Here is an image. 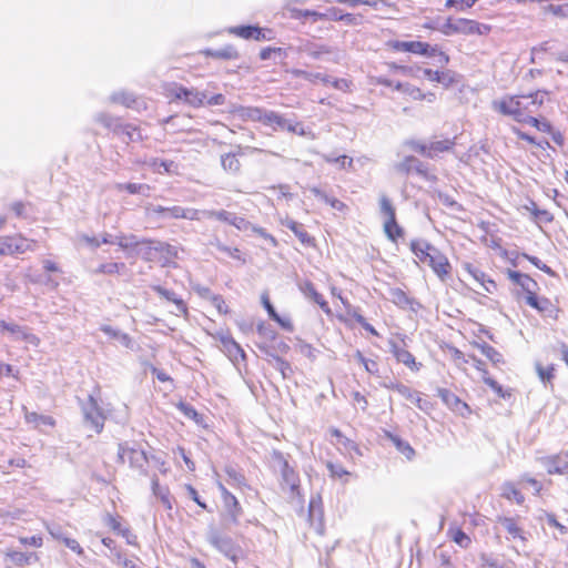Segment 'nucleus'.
<instances>
[{
  "instance_id": "f257e3e1",
  "label": "nucleus",
  "mask_w": 568,
  "mask_h": 568,
  "mask_svg": "<svg viewBox=\"0 0 568 568\" xmlns=\"http://www.w3.org/2000/svg\"><path fill=\"white\" fill-rule=\"evenodd\" d=\"M550 100V92L547 90H536L528 94H507L493 101V109L497 113L511 118L518 123L529 124L536 130L550 134L552 140L562 144L564 138L560 132L554 130L551 123L546 118H538V113L545 102Z\"/></svg>"
},
{
  "instance_id": "f03ea898",
  "label": "nucleus",
  "mask_w": 568,
  "mask_h": 568,
  "mask_svg": "<svg viewBox=\"0 0 568 568\" xmlns=\"http://www.w3.org/2000/svg\"><path fill=\"white\" fill-rule=\"evenodd\" d=\"M409 248L422 264L430 267L439 281L446 282L450 278L453 266L439 248L425 240H412Z\"/></svg>"
},
{
  "instance_id": "7ed1b4c3",
  "label": "nucleus",
  "mask_w": 568,
  "mask_h": 568,
  "mask_svg": "<svg viewBox=\"0 0 568 568\" xmlns=\"http://www.w3.org/2000/svg\"><path fill=\"white\" fill-rule=\"evenodd\" d=\"M387 45L395 52H409L423 57H437L442 65H447L450 61L449 55L442 51L438 45H430L423 41H388Z\"/></svg>"
},
{
  "instance_id": "20e7f679",
  "label": "nucleus",
  "mask_w": 568,
  "mask_h": 568,
  "mask_svg": "<svg viewBox=\"0 0 568 568\" xmlns=\"http://www.w3.org/2000/svg\"><path fill=\"white\" fill-rule=\"evenodd\" d=\"M36 247L37 241L21 233L0 235V256L21 255L34 251Z\"/></svg>"
},
{
  "instance_id": "39448f33",
  "label": "nucleus",
  "mask_w": 568,
  "mask_h": 568,
  "mask_svg": "<svg viewBox=\"0 0 568 568\" xmlns=\"http://www.w3.org/2000/svg\"><path fill=\"white\" fill-rule=\"evenodd\" d=\"M491 30V27L488 24H481L474 20L469 19H452L448 18L446 22L442 26L440 32L446 36L454 33H464V34H487Z\"/></svg>"
},
{
  "instance_id": "423d86ee",
  "label": "nucleus",
  "mask_w": 568,
  "mask_h": 568,
  "mask_svg": "<svg viewBox=\"0 0 568 568\" xmlns=\"http://www.w3.org/2000/svg\"><path fill=\"white\" fill-rule=\"evenodd\" d=\"M135 245H140V254L144 261L159 262L162 257L168 255H176L174 247L165 242L154 240H142L136 242Z\"/></svg>"
},
{
  "instance_id": "0eeeda50",
  "label": "nucleus",
  "mask_w": 568,
  "mask_h": 568,
  "mask_svg": "<svg viewBox=\"0 0 568 568\" xmlns=\"http://www.w3.org/2000/svg\"><path fill=\"white\" fill-rule=\"evenodd\" d=\"M456 145V138H445L443 140L433 141L430 143H423L418 141H412L409 146L423 156L433 159L442 153H448L454 150Z\"/></svg>"
},
{
  "instance_id": "6e6552de",
  "label": "nucleus",
  "mask_w": 568,
  "mask_h": 568,
  "mask_svg": "<svg viewBox=\"0 0 568 568\" xmlns=\"http://www.w3.org/2000/svg\"><path fill=\"white\" fill-rule=\"evenodd\" d=\"M166 98L170 101L182 100L193 108H201L205 104V93L196 89H187L183 85L173 84L166 89Z\"/></svg>"
},
{
  "instance_id": "1a4fd4ad",
  "label": "nucleus",
  "mask_w": 568,
  "mask_h": 568,
  "mask_svg": "<svg viewBox=\"0 0 568 568\" xmlns=\"http://www.w3.org/2000/svg\"><path fill=\"white\" fill-rule=\"evenodd\" d=\"M118 460L121 464L128 463L132 468L143 469L149 459L144 449L121 443L118 446Z\"/></svg>"
},
{
  "instance_id": "9d476101",
  "label": "nucleus",
  "mask_w": 568,
  "mask_h": 568,
  "mask_svg": "<svg viewBox=\"0 0 568 568\" xmlns=\"http://www.w3.org/2000/svg\"><path fill=\"white\" fill-rule=\"evenodd\" d=\"M220 493L223 504L221 519L226 523L237 524L240 517L243 515V508L239 499L223 486L220 487Z\"/></svg>"
},
{
  "instance_id": "9b49d317",
  "label": "nucleus",
  "mask_w": 568,
  "mask_h": 568,
  "mask_svg": "<svg viewBox=\"0 0 568 568\" xmlns=\"http://www.w3.org/2000/svg\"><path fill=\"white\" fill-rule=\"evenodd\" d=\"M227 33L244 40L271 41L275 38L272 29L258 26H235L227 29Z\"/></svg>"
},
{
  "instance_id": "f8f14e48",
  "label": "nucleus",
  "mask_w": 568,
  "mask_h": 568,
  "mask_svg": "<svg viewBox=\"0 0 568 568\" xmlns=\"http://www.w3.org/2000/svg\"><path fill=\"white\" fill-rule=\"evenodd\" d=\"M527 305L536 310L541 317L549 318L551 321H558L560 314V307L558 301H551L545 296H530Z\"/></svg>"
},
{
  "instance_id": "ddd939ff",
  "label": "nucleus",
  "mask_w": 568,
  "mask_h": 568,
  "mask_svg": "<svg viewBox=\"0 0 568 568\" xmlns=\"http://www.w3.org/2000/svg\"><path fill=\"white\" fill-rule=\"evenodd\" d=\"M508 278L520 288L519 294L524 295L526 304L530 296H536L539 290L538 283L528 274H524L517 271L508 270Z\"/></svg>"
},
{
  "instance_id": "4468645a",
  "label": "nucleus",
  "mask_w": 568,
  "mask_h": 568,
  "mask_svg": "<svg viewBox=\"0 0 568 568\" xmlns=\"http://www.w3.org/2000/svg\"><path fill=\"white\" fill-rule=\"evenodd\" d=\"M437 395L442 402L454 413L466 416L470 414V407L466 402L460 399L456 394L447 388H438Z\"/></svg>"
},
{
  "instance_id": "2eb2a0df",
  "label": "nucleus",
  "mask_w": 568,
  "mask_h": 568,
  "mask_svg": "<svg viewBox=\"0 0 568 568\" xmlns=\"http://www.w3.org/2000/svg\"><path fill=\"white\" fill-rule=\"evenodd\" d=\"M402 342L403 346L396 342H389L390 353L398 363H402L412 372H418L422 367V363H418L415 356L405 347L404 338Z\"/></svg>"
},
{
  "instance_id": "dca6fc26",
  "label": "nucleus",
  "mask_w": 568,
  "mask_h": 568,
  "mask_svg": "<svg viewBox=\"0 0 568 568\" xmlns=\"http://www.w3.org/2000/svg\"><path fill=\"white\" fill-rule=\"evenodd\" d=\"M394 88L397 91L403 92L409 100L413 101H426L432 103L436 100V94L434 92L424 91L419 87L408 82H396Z\"/></svg>"
},
{
  "instance_id": "f3484780",
  "label": "nucleus",
  "mask_w": 568,
  "mask_h": 568,
  "mask_svg": "<svg viewBox=\"0 0 568 568\" xmlns=\"http://www.w3.org/2000/svg\"><path fill=\"white\" fill-rule=\"evenodd\" d=\"M469 358L473 361L475 368H476L479 373H481L483 382H484L487 386H489V387L495 392V394H496L498 397H500V398H504V399H505V398H509V397L513 395V393H511V390H510V389H507V390H506V389H504V388L501 387V385H499L495 379H493V378L489 376L488 371H487V368H486V365H485V363H484L481 359L477 358L476 356H469Z\"/></svg>"
},
{
  "instance_id": "a211bd4d",
  "label": "nucleus",
  "mask_w": 568,
  "mask_h": 568,
  "mask_svg": "<svg viewBox=\"0 0 568 568\" xmlns=\"http://www.w3.org/2000/svg\"><path fill=\"white\" fill-rule=\"evenodd\" d=\"M210 541L216 549L223 552L232 561H237L241 554V548L236 546L231 538L221 535H214L211 537Z\"/></svg>"
},
{
  "instance_id": "6ab92c4d",
  "label": "nucleus",
  "mask_w": 568,
  "mask_h": 568,
  "mask_svg": "<svg viewBox=\"0 0 568 568\" xmlns=\"http://www.w3.org/2000/svg\"><path fill=\"white\" fill-rule=\"evenodd\" d=\"M544 465L549 475L568 474V453H559L544 459Z\"/></svg>"
},
{
  "instance_id": "aec40b11",
  "label": "nucleus",
  "mask_w": 568,
  "mask_h": 568,
  "mask_svg": "<svg viewBox=\"0 0 568 568\" xmlns=\"http://www.w3.org/2000/svg\"><path fill=\"white\" fill-rule=\"evenodd\" d=\"M300 290L306 297H308L314 303H316L326 315L332 314V311H331V307L328 306L327 301L324 298V296L321 293L317 292L313 282H311L308 280L304 281L303 283H301Z\"/></svg>"
},
{
  "instance_id": "412c9836",
  "label": "nucleus",
  "mask_w": 568,
  "mask_h": 568,
  "mask_svg": "<svg viewBox=\"0 0 568 568\" xmlns=\"http://www.w3.org/2000/svg\"><path fill=\"white\" fill-rule=\"evenodd\" d=\"M331 436V443L336 446L343 453L351 454L352 452L359 454V448L355 442L347 438L338 428H331L328 430Z\"/></svg>"
},
{
  "instance_id": "4be33fe9",
  "label": "nucleus",
  "mask_w": 568,
  "mask_h": 568,
  "mask_svg": "<svg viewBox=\"0 0 568 568\" xmlns=\"http://www.w3.org/2000/svg\"><path fill=\"white\" fill-rule=\"evenodd\" d=\"M399 171L405 174L416 173L425 179L429 178L428 168L416 156L408 155L399 164Z\"/></svg>"
},
{
  "instance_id": "5701e85b",
  "label": "nucleus",
  "mask_w": 568,
  "mask_h": 568,
  "mask_svg": "<svg viewBox=\"0 0 568 568\" xmlns=\"http://www.w3.org/2000/svg\"><path fill=\"white\" fill-rule=\"evenodd\" d=\"M261 303H262L263 307L266 310L270 318H272L274 322H276L283 329H285L287 332H293V329H294L293 322L291 321V318L281 317L276 313L275 308L273 307V305L270 301V295L267 292H264L261 295Z\"/></svg>"
},
{
  "instance_id": "b1692460",
  "label": "nucleus",
  "mask_w": 568,
  "mask_h": 568,
  "mask_svg": "<svg viewBox=\"0 0 568 568\" xmlns=\"http://www.w3.org/2000/svg\"><path fill=\"white\" fill-rule=\"evenodd\" d=\"M261 303H262L263 307L266 310L270 318H272L274 322H276L283 329H285L287 332H293V329H294L293 322L291 321V318L281 317L276 313L275 308L273 307V305L270 301V295L267 292H264L261 295Z\"/></svg>"
},
{
  "instance_id": "393cba45",
  "label": "nucleus",
  "mask_w": 568,
  "mask_h": 568,
  "mask_svg": "<svg viewBox=\"0 0 568 568\" xmlns=\"http://www.w3.org/2000/svg\"><path fill=\"white\" fill-rule=\"evenodd\" d=\"M465 270L473 276L475 281H477L483 286L487 293L494 294L497 292V283L485 272L474 267L471 264H466Z\"/></svg>"
},
{
  "instance_id": "a878e982",
  "label": "nucleus",
  "mask_w": 568,
  "mask_h": 568,
  "mask_svg": "<svg viewBox=\"0 0 568 568\" xmlns=\"http://www.w3.org/2000/svg\"><path fill=\"white\" fill-rule=\"evenodd\" d=\"M0 332H8L12 335L20 336L23 341H27L31 344L38 345L40 339L37 335L27 332L22 326L14 323H7L6 321H0Z\"/></svg>"
},
{
  "instance_id": "bb28decb",
  "label": "nucleus",
  "mask_w": 568,
  "mask_h": 568,
  "mask_svg": "<svg viewBox=\"0 0 568 568\" xmlns=\"http://www.w3.org/2000/svg\"><path fill=\"white\" fill-rule=\"evenodd\" d=\"M161 297L165 298L166 301H170L174 303L178 307V310L182 313L184 317L189 316V308L185 302L178 297L174 292L169 291L162 286H154L153 288Z\"/></svg>"
},
{
  "instance_id": "cd10ccee",
  "label": "nucleus",
  "mask_w": 568,
  "mask_h": 568,
  "mask_svg": "<svg viewBox=\"0 0 568 568\" xmlns=\"http://www.w3.org/2000/svg\"><path fill=\"white\" fill-rule=\"evenodd\" d=\"M499 523L506 529V531L511 536V538L519 539L523 542L527 541V537L525 536V531L518 525L516 519L510 518V517H503V518L499 519Z\"/></svg>"
},
{
  "instance_id": "c85d7f7f",
  "label": "nucleus",
  "mask_w": 568,
  "mask_h": 568,
  "mask_svg": "<svg viewBox=\"0 0 568 568\" xmlns=\"http://www.w3.org/2000/svg\"><path fill=\"white\" fill-rule=\"evenodd\" d=\"M383 230L386 237L393 243H397L399 239L404 237V229L398 224L397 217L389 221H384Z\"/></svg>"
},
{
  "instance_id": "c756f323",
  "label": "nucleus",
  "mask_w": 568,
  "mask_h": 568,
  "mask_svg": "<svg viewBox=\"0 0 568 568\" xmlns=\"http://www.w3.org/2000/svg\"><path fill=\"white\" fill-rule=\"evenodd\" d=\"M24 420L37 428L41 426L54 427L55 425V420L53 417L48 415H41L36 412L26 410Z\"/></svg>"
},
{
  "instance_id": "7c9ffc66",
  "label": "nucleus",
  "mask_w": 568,
  "mask_h": 568,
  "mask_svg": "<svg viewBox=\"0 0 568 568\" xmlns=\"http://www.w3.org/2000/svg\"><path fill=\"white\" fill-rule=\"evenodd\" d=\"M257 120L264 125L271 126L273 129H284L286 125V119L274 111L260 114Z\"/></svg>"
},
{
  "instance_id": "2f4dec72",
  "label": "nucleus",
  "mask_w": 568,
  "mask_h": 568,
  "mask_svg": "<svg viewBox=\"0 0 568 568\" xmlns=\"http://www.w3.org/2000/svg\"><path fill=\"white\" fill-rule=\"evenodd\" d=\"M286 226L297 236L300 242L306 246H315V239L311 236L302 224L290 221Z\"/></svg>"
},
{
  "instance_id": "473e14b6",
  "label": "nucleus",
  "mask_w": 568,
  "mask_h": 568,
  "mask_svg": "<svg viewBox=\"0 0 568 568\" xmlns=\"http://www.w3.org/2000/svg\"><path fill=\"white\" fill-rule=\"evenodd\" d=\"M457 82H458V74L455 71H453L450 69L436 70L434 83H439L443 85V88L448 89V88L455 85Z\"/></svg>"
},
{
  "instance_id": "72a5a7b5",
  "label": "nucleus",
  "mask_w": 568,
  "mask_h": 568,
  "mask_svg": "<svg viewBox=\"0 0 568 568\" xmlns=\"http://www.w3.org/2000/svg\"><path fill=\"white\" fill-rule=\"evenodd\" d=\"M105 525L114 532L129 538L131 535V531L129 528L123 527L122 525V518L118 515L108 514L104 517Z\"/></svg>"
},
{
  "instance_id": "f704fd0d",
  "label": "nucleus",
  "mask_w": 568,
  "mask_h": 568,
  "mask_svg": "<svg viewBox=\"0 0 568 568\" xmlns=\"http://www.w3.org/2000/svg\"><path fill=\"white\" fill-rule=\"evenodd\" d=\"M326 467L329 471V476L333 479H337L342 481L343 484H346L349 481V478L353 476V473L345 469L342 465L328 462L326 464Z\"/></svg>"
},
{
  "instance_id": "c9c22d12",
  "label": "nucleus",
  "mask_w": 568,
  "mask_h": 568,
  "mask_svg": "<svg viewBox=\"0 0 568 568\" xmlns=\"http://www.w3.org/2000/svg\"><path fill=\"white\" fill-rule=\"evenodd\" d=\"M203 296L207 298L212 305L216 308L219 314L229 315L231 310L225 301V298L220 294H212L209 290H204Z\"/></svg>"
},
{
  "instance_id": "e433bc0d",
  "label": "nucleus",
  "mask_w": 568,
  "mask_h": 568,
  "mask_svg": "<svg viewBox=\"0 0 568 568\" xmlns=\"http://www.w3.org/2000/svg\"><path fill=\"white\" fill-rule=\"evenodd\" d=\"M242 154L241 151L239 152H230L221 158V164L225 171L237 173L241 169V163L239 160V156Z\"/></svg>"
},
{
  "instance_id": "4c0bfd02",
  "label": "nucleus",
  "mask_w": 568,
  "mask_h": 568,
  "mask_svg": "<svg viewBox=\"0 0 568 568\" xmlns=\"http://www.w3.org/2000/svg\"><path fill=\"white\" fill-rule=\"evenodd\" d=\"M154 172L159 174H173L178 171V165L171 160H159L154 159L150 163Z\"/></svg>"
},
{
  "instance_id": "58836bf2",
  "label": "nucleus",
  "mask_w": 568,
  "mask_h": 568,
  "mask_svg": "<svg viewBox=\"0 0 568 568\" xmlns=\"http://www.w3.org/2000/svg\"><path fill=\"white\" fill-rule=\"evenodd\" d=\"M475 346L485 355L494 365L504 363L503 355L491 345L487 343H475Z\"/></svg>"
},
{
  "instance_id": "ea45409f",
  "label": "nucleus",
  "mask_w": 568,
  "mask_h": 568,
  "mask_svg": "<svg viewBox=\"0 0 568 568\" xmlns=\"http://www.w3.org/2000/svg\"><path fill=\"white\" fill-rule=\"evenodd\" d=\"M387 437L392 440L397 450L402 453L408 460L414 458L415 450L408 442H405L400 439L398 436L393 435L390 433L387 434Z\"/></svg>"
},
{
  "instance_id": "a19ab883",
  "label": "nucleus",
  "mask_w": 568,
  "mask_h": 568,
  "mask_svg": "<svg viewBox=\"0 0 568 568\" xmlns=\"http://www.w3.org/2000/svg\"><path fill=\"white\" fill-rule=\"evenodd\" d=\"M295 18H306L312 17L314 20L317 19H332V20H342L345 18V16H337L335 11H329L328 13H318L316 11H296L294 14Z\"/></svg>"
},
{
  "instance_id": "79ce46f5",
  "label": "nucleus",
  "mask_w": 568,
  "mask_h": 568,
  "mask_svg": "<svg viewBox=\"0 0 568 568\" xmlns=\"http://www.w3.org/2000/svg\"><path fill=\"white\" fill-rule=\"evenodd\" d=\"M168 214L173 219L195 220L197 215L196 210H189L181 206L168 207Z\"/></svg>"
},
{
  "instance_id": "37998d69",
  "label": "nucleus",
  "mask_w": 568,
  "mask_h": 568,
  "mask_svg": "<svg viewBox=\"0 0 568 568\" xmlns=\"http://www.w3.org/2000/svg\"><path fill=\"white\" fill-rule=\"evenodd\" d=\"M379 210L381 213L385 216V221L396 219V209L386 195H382L379 197Z\"/></svg>"
},
{
  "instance_id": "c03bdc74",
  "label": "nucleus",
  "mask_w": 568,
  "mask_h": 568,
  "mask_svg": "<svg viewBox=\"0 0 568 568\" xmlns=\"http://www.w3.org/2000/svg\"><path fill=\"white\" fill-rule=\"evenodd\" d=\"M222 345L224 349L235 358L241 355L244 356L243 349L240 347V345L230 336H225L221 338Z\"/></svg>"
},
{
  "instance_id": "a18cd8bd",
  "label": "nucleus",
  "mask_w": 568,
  "mask_h": 568,
  "mask_svg": "<svg viewBox=\"0 0 568 568\" xmlns=\"http://www.w3.org/2000/svg\"><path fill=\"white\" fill-rule=\"evenodd\" d=\"M354 356L364 366L367 373L372 375L378 374L379 369L376 361L366 358L361 351H357Z\"/></svg>"
},
{
  "instance_id": "49530a36",
  "label": "nucleus",
  "mask_w": 568,
  "mask_h": 568,
  "mask_svg": "<svg viewBox=\"0 0 568 568\" xmlns=\"http://www.w3.org/2000/svg\"><path fill=\"white\" fill-rule=\"evenodd\" d=\"M286 57V50L281 47H265L262 48L258 52V57L261 60L265 61L272 59L273 57Z\"/></svg>"
},
{
  "instance_id": "de8ad7c7",
  "label": "nucleus",
  "mask_w": 568,
  "mask_h": 568,
  "mask_svg": "<svg viewBox=\"0 0 568 568\" xmlns=\"http://www.w3.org/2000/svg\"><path fill=\"white\" fill-rule=\"evenodd\" d=\"M392 301L400 307H406L412 304V300L402 288H394L390 291Z\"/></svg>"
},
{
  "instance_id": "09e8293b",
  "label": "nucleus",
  "mask_w": 568,
  "mask_h": 568,
  "mask_svg": "<svg viewBox=\"0 0 568 568\" xmlns=\"http://www.w3.org/2000/svg\"><path fill=\"white\" fill-rule=\"evenodd\" d=\"M50 534L55 538V539H60L63 541V544L69 548L71 549L73 552H75L77 555H83L84 554V550L83 548L81 547V545L79 544V541L77 539H73V538H69V537H61L59 534H55L54 531L50 530Z\"/></svg>"
},
{
  "instance_id": "8fccbe9b",
  "label": "nucleus",
  "mask_w": 568,
  "mask_h": 568,
  "mask_svg": "<svg viewBox=\"0 0 568 568\" xmlns=\"http://www.w3.org/2000/svg\"><path fill=\"white\" fill-rule=\"evenodd\" d=\"M504 496L507 499L515 500L519 505L525 501V496L514 484L505 485Z\"/></svg>"
},
{
  "instance_id": "3c124183",
  "label": "nucleus",
  "mask_w": 568,
  "mask_h": 568,
  "mask_svg": "<svg viewBox=\"0 0 568 568\" xmlns=\"http://www.w3.org/2000/svg\"><path fill=\"white\" fill-rule=\"evenodd\" d=\"M10 556H11L12 560L19 566L29 565L31 562L39 560V556L37 554H26V552L16 551V552L11 554Z\"/></svg>"
},
{
  "instance_id": "603ef678",
  "label": "nucleus",
  "mask_w": 568,
  "mask_h": 568,
  "mask_svg": "<svg viewBox=\"0 0 568 568\" xmlns=\"http://www.w3.org/2000/svg\"><path fill=\"white\" fill-rule=\"evenodd\" d=\"M410 402L423 412H430L434 408V404L426 397H423L419 392H416L412 397Z\"/></svg>"
},
{
  "instance_id": "864d4df0",
  "label": "nucleus",
  "mask_w": 568,
  "mask_h": 568,
  "mask_svg": "<svg viewBox=\"0 0 568 568\" xmlns=\"http://www.w3.org/2000/svg\"><path fill=\"white\" fill-rule=\"evenodd\" d=\"M447 352L452 361L457 365V367L462 368L463 365L468 363L467 356L457 347L448 345Z\"/></svg>"
},
{
  "instance_id": "5fc2aeb1",
  "label": "nucleus",
  "mask_w": 568,
  "mask_h": 568,
  "mask_svg": "<svg viewBox=\"0 0 568 568\" xmlns=\"http://www.w3.org/2000/svg\"><path fill=\"white\" fill-rule=\"evenodd\" d=\"M217 60H236L240 58V53L234 45H226L221 50H216Z\"/></svg>"
},
{
  "instance_id": "6e6d98bb",
  "label": "nucleus",
  "mask_w": 568,
  "mask_h": 568,
  "mask_svg": "<svg viewBox=\"0 0 568 568\" xmlns=\"http://www.w3.org/2000/svg\"><path fill=\"white\" fill-rule=\"evenodd\" d=\"M119 190H124L130 194H139L150 190V185L142 183H124L118 185Z\"/></svg>"
},
{
  "instance_id": "4d7b16f0",
  "label": "nucleus",
  "mask_w": 568,
  "mask_h": 568,
  "mask_svg": "<svg viewBox=\"0 0 568 568\" xmlns=\"http://www.w3.org/2000/svg\"><path fill=\"white\" fill-rule=\"evenodd\" d=\"M122 268H124L123 263L111 262L101 264L97 268V272L102 274H118Z\"/></svg>"
},
{
  "instance_id": "13d9d810",
  "label": "nucleus",
  "mask_w": 568,
  "mask_h": 568,
  "mask_svg": "<svg viewBox=\"0 0 568 568\" xmlns=\"http://www.w3.org/2000/svg\"><path fill=\"white\" fill-rule=\"evenodd\" d=\"M452 539L464 548H467L471 542L470 538L460 528H456L452 531Z\"/></svg>"
},
{
  "instance_id": "bf43d9fd",
  "label": "nucleus",
  "mask_w": 568,
  "mask_h": 568,
  "mask_svg": "<svg viewBox=\"0 0 568 568\" xmlns=\"http://www.w3.org/2000/svg\"><path fill=\"white\" fill-rule=\"evenodd\" d=\"M178 408L185 417L199 422L200 415L192 405L181 402L178 404Z\"/></svg>"
},
{
  "instance_id": "052dcab7",
  "label": "nucleus",
  "mask_w": 568,
  "mask_h": 568,
  "mask_svg": "<svg viewBox=\"0 0 568 568\" xmlns=\"http://www.w3.org/2000/svg\"><path fill=\"white\" fill-rule=\"evenodd\" d=\"M87 419L91 423L97 433H101L104 427V417L100 413L88 414Z\"/></svg>"
},
{
  "instance_id": "680f3d73",
  "label": "nucleus",
  "mask_w": 568,
  "mask_h": 568,
  "mask_svg": "<svg viewBox=\"0 0 568 568\" xmlns=\"http://www.w3.org/2000/svg\"><path fill=\"white\" fill-rule=\"evenodd\" d=\"M174 453H178L181 458L183 459L185 467L189 471H194L196 466L195 463L191 459L190 454L186 452V449L182 446H178L174 449Z\"/></svg>"
},
{
  "instance_id": "e2e57ef3",
  "label": "nucleus",
  "mask_w": 568,
  "mask_h": 568,
  "mask_svg": "<svg viewBox=\"0 0 568 568\" xmlns=\"http://www.w3.org/2000/svg\"><path fill=\"white\" fill-rule=\"evenodd\" d=\"M511 131L519 140H523L531 145L542 146L541 143L538 142L535 136L524 132L519 128L514 126Z\"/></svg>"
},
{
  "instance_id": "0e129e2a",
  "label": "nucleus",
  "mask_w": 568,
  "mask_h": 568,
  "mask_svg": "<svg viewBox=\"0 0 568 568\" xmlns=\"http://www.w3.org/2000/svg\"><path fill=\"white\" fill-rule=\"evenodd\" d=\"M352 317L366 331L368 332L369 334L374 335V336H378V333L377 331L374 328V326H372L363 315H361L359 313L357 312H354L352 314Z\"/></svg>"
},
{
  "instance_id": "69168bd1",
  "label": "nucleus",
  "mask_w": 568,
  "mask_h": 568,
  "mask_svg": "<svg viewBox=\"0 0 568 568\" xmlns=\"http://www.w3.org/2000/svg\"><path fill=\"white\" fill-rule=\"evenodd\" d=\"M308 54L313 58H320L323 54H329L332 49L328 45L320 44L307 48Z\"/></svg>"
},
{
  "instance_id": "338daca9",
  "label": "nucleus",
  "mask_w": 568,
  "mask_h": 568,
  "mask_svg": "<svg viewBox=\"0 0 568 568\" xmlns=\"http://www.w3.org/2000/svg\"><path fill=\"white\" fill-rule=\"evenodd\" d=\"M159 499L166 510H172L173 498L171 496L169 487L164 486V488L161 490Z\"/></svg>"
},
{
  "instance_id": "774afa93",
  "label": "nucleus",
  "mask_w": 568,
  "mask_h": 568,
  "mask_svg": "<svg viewBox=\"0 0 568 568\" xmlns=\"http://www.w3.org/2000/svg\"><path fill=\"white\" fill-rule=\"evenodd\" d=\"M139 561H140L139 558L129 559L121 554H116V562L122 568H140Z\"/></svg>"
}]
</instances>
